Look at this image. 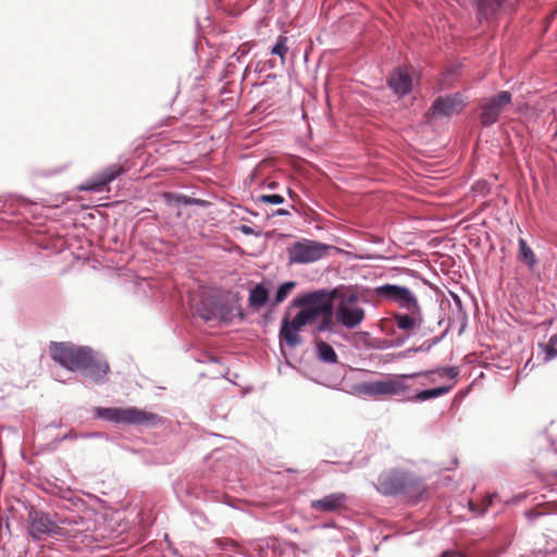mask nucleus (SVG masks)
<instances>
[{
    "instance_id": "obj_1",
    "label": "nucleus",
    "mask_w": 557,
    "mask_h": 557,
    "mask_svg": "<svg viewBox=\"0 0 557 557\" xmlns=\"http://www.w3.org/2000/svg\"><path fill=\"white\" fill-rule=\"evenodd\" d=\"M50 354L53 360L70 371H79L96 384L108 380L109 363L88 346H75L70 343H52Z\"/></svg>"
},
{
    "instance_id": "obj_2",
    "label": "nucleus",
    "mask_w": 557,
    "mask_h": 557,
    "mask_svg": "<svg viewBox=\"0 0 557 557\" xmlns=\"http://www.w3.org/2000/svg\"><path fill=\"white\" fill-rule=\"evenodd\" d=\"M417 377V374H389L385 380L361 382L356 385L358 394L368 397L398 396L401 400L408 403H418L416 394L419 389L414 388L409 381Z\"/></svg>"
},
{
    "instance_id": "obj_3",
    "label": "nucleus",
    "mask_w": 557,
    "mask_h": 557,
    "mask_svg": "<svg viewBox=\"0 0 557 557\" xmlns=\"http://www.w3.org/2000/svg\"><path fill=\"white\" fill-rule=\"evenodd\" d=\"M421 481L413 473L399 469H388L380 473L375 490L384 496H398L411 491H419Z\"/></svg>"
},
{
    "instance_id": "obj_4",
    "label": "nucleus",
    "mask_w": 557,
    "mask_h": 557,
    "mask_svg": "<svg viewBox=\"0 0 557 557\" xmlns=\"http://www.w3.org/2000/svg\"><path fill=\"white\" fill-rule=\"evenodd\" d=\"M95 414L97 418L116 424L123 423L128 425L153 428L162 422V417L159 414L136 407H128L125 409L98 407L95 410Z\"/></svg>"
},
{
    "instance_id": "obj_5",
    "label": "nucleus",
    "mask_w": 557,
    "mask_h": 557,
    "mask_svg": "<svg viewBox=\"0 0 557 557\" xmlns=\"http://www.w3.org/2000/svg\"><path fill=\"white\" fill-rule=\"evenodd\" d=\"M27 532L34 541H46L49 537H62L69 534L62 527L61 518L53 520L49 512L32 509L27 518Z\"/></svg>"
},
{
    "instance_id": "obj_6",
    "label": "nucleus",
    "mask_w": 557,
    "mask_h": 557,
    "mask_svg": "<svg viewBox=\"0 0 557 557\" xmlns=\"http://www.w3.org/2000/svg\"><path fill=\"white\" fill-rule=\"evenodd\" d=\"M334 246L304 238L288 248V259L292 263L308 264L325 258Z\"/></svg>"
},
{
    "instance_id": "obj_7",
    "label": "nucleus",
    "mask_w": 557,
    "mask_h": 557,
    "mask_svg": "<svg viewBox=\"0 0 557 557\" xmlns=\"http://www.w3.org/2000/svg\"><path fill=\"white\" fill-rule=\"evenodd\" d=\"M374 294L381 299L396 304L401 310H422L417 296L410 288L406 286L397 284H383L374 288Z\"/></svg>"
},
{
    "instance_id": "obj_8",
    "label": "nucleus",
    "mask_w": 557,
    "mask_h": 557,
    "mask_svg": "<svg viewBox=\"0 0 557 557\" xmlns=\"http://www.w3.org/2000/svg\"><path fill=\"white\" fill-rule=\"evenodd\" d=\"M313 314V312L308 311L306 308H301V310L296 313L293 320H289L288 317H284L282 319L278 334L280 345L282 346L284 343L290 348H295L300 345L302 339L299 335V332L304 326L315 320Z\"/></svg>"
},
{
    "instance_id": "obj_9",
    "label": "nucleus",
    "mask_w": 557,
    "mask_h": 557,
    "mask_svg": "<svg viewBox=\"0 0 557 557\" xmlns=\"http://www.w3.org/2000/svg\"><path fill=\"white\" fill-rule=\"evenodd\" d=\"M392 320L394 325L404 333V336H398L392 339L389 347H401L423 325V310L394 312L392 314Z\"/></svg>"
},
{
    "instance_id": "obj_10",
    "label": "nucleus",
    "mask_w": 557,
    "mask_h": 557,
    "mask_svg": "<svg viewBox=\"0 0 557 557\" xmlns=\"http://www.w3.org/2000/svg\"><path fill=\"white\" fill-rule=\"evenodd\" d=\"M337 295L336 288L331 290L319 289L294 299V305L313 312L317 319L324 313H333V300L337 298Z\"/></svg>"
},
{
    "instance_id": "obj_11",
    "label": "nucleus",
    "mask_w": 557,
    "mask_h": 557,
    "mask_svg": "<svg viewBox=\"0 0 557 557\" xmlns=\"http://www.w3.org/2000/svg\"><path fill=\"white\" fill-rule=\"evenodd\" d=\"M209 301L215 308L216 318L220 322L231 323L235 317L240 322L246 320V314L239 306L238 294H224L212 296Z\"/></svg>"
},
{
    "instance_id": "obj_12",
    "label": "nucleus",
    "mask_w": 557,
    "mask_h": 557,
    "mask_svg": "<svg viewBox=\"0 0 557 557\" xmlns=\"http://www.w3.org/2000/svg\"><path fill=\"white\" fill-rule=\"evenodd\" d=\"M62 527L69 534H63L62 537L77 539L85 545H90L92 535L91 532L95 529V521L78 515H71L61 518Z\"/></svg>"
},
{
    "instance_id": "obj_13",
    "label": "nucleus",
    "mask_w": 557,
    "mask_h": 557,
    "mask_svg": "<svg viewBox=\"0 0 557 557\" xmlns=\"http://www.w3.org/2000/svg\"><path fill=\"white\" fill-rule=\"evenodd\" d=\"M511 92L504 90L487 99V101L481 107L480 123L483 127H490L494 125L505 108L511 102Z\"/></svg>"
},
{
    "instance_id": "obj_14",
    "label": "nucleus",
    "mask_w": 557,
    "mask_h": 557,
    "mask_svg": "<svg viewBox=\"0 0 557 557\" xmlns=\"http://www.w3.org/2000/svg\"><path fill=\"white\" fill-rule=\"evenodd\" d=\"M467 106V97L460 92H451L437 97L431 106V111L436 116L450 117L463 111Z\"/></svg>"
},
{
    "instance_id": "obj_15",
    "label": "nucleus",
    "mask_w": 557,
    "mask_h": 557,
    "mask_svg": "<svg viewBox=\"0 0 557 557\" xmlns=\"http://www.w3.org/2000/svg\"><path fill=\"white\" fill-rule=\"evenodd\" d=\"M124 172L125 169L121 164H111L88 178L81 186V189L92 193H101L111 182L121 176Z\"/></svg>"
},
{
    "instance_id": "obj_16",
    "label": "nucleus",
    "mask_w": 557,
    "mask_h": 557,
    "mask_svg": "<svg viewBox=\"0 0 557 557\" xmlns=\"http://www.w3.org/2000/svg\"><path fill=\"white\" fill-rule=\"evenodd\" d=\"M386 85L394 95L404 98L412 91L413 79L406 66H397L387 76Z\"/></svg>"
},
{
    "instance_id": "obj_17",
    "label": "nucleus",
    "mask_w": 557,
    "mask_h": 557,
    "mask_svg": "<svg viewBox=\"0 0 557 557\" xmlns=\"http://www.w3.org/2000/svg\"><path fill=\"white\" fill-rule=\"evenodd\" d=\"M366 311L361 307H350L345 301L337 305L336 322L347 329L357 327L364 319Z\"/></svg>"
},
{
    "instance_id": "obj_18",
    "label": "nucleus",
    "mask_w": 557,
    "mask_h": 557,
    "mask_svg": "<svg viewBox=\"0 0 557 557\" xmlns=\"http://www.w3.org/2000/svg\"><path fill=\"white\" fill-rule=\"evenodd\" d=\"M348 502V496L343 492L327 494L319 499L310 502V508L319 512H338Z\"/></svg>"
},
{
    "instance_id": "obj_19",
    "label": "nucleus",
    "mask_w": 557,
    "mask_h": 557,
    "mask_svg": "<svg viewBox=\"0 0 557 557\" xmlns=\"http://www.w3.org/2000/svg\"><path fill=\"white\" fill-rule=\"evenodd\" d=\"M507 0H475L476 17L480 22L496 16Z\"/></svg>"
},
{
    "instance_id": "obj_20",
    "label": "nucleus",
    "mask_w": 557,
    "mask_h": 557,
    "mask_svg": "<svg viewBox=\"0 0 557 557\" xmlns=\"http://www.w3.org/2000/svg\"><path fill=\"white\" fill-rule=\"evenodd\" d=\"M269 300V289L263 283L257 284L250 289L248 296L249 306L256 309L263 307Z\"/></svg>"
},
{
    "instance_id": "obj_21",
    "label": "nucleus",
    "mask_w": 557,
    "mask_h": 557,
    "mask_svg": "<svg viewBox=\"0 0 557 557\" xmlns=\"http://www.w3.org/2000/svg\"><path fill=\"white\" fill-rule=\"evenodd\" d=\"M449 296L454 302V308H453L454 320L460 322L461 326H460L459 334H461L467 326L468 314L463 307L461 298L456 293H454L451 290H449Z\"/></svg>"
},
{
    "instance_id": "obj_22",
    "label": "nucleus",
    "mask_w": 557,
    "mask_h": 557,
    "mask_svg": "<svg viewBox=\"0 0 557 557\" xmlns=\"http://www.w3.org/2000/svg\"><path fill=\"white\" fill-rule=\"evenodd\" d=\"M454 385L455 383L453 382L448 385H442L434 388L419 389V394H416V397L418 398V403L434 399L448 394L453 389Z\"/></svg>"
},
{
    "instance_id": "obj_23",
    "label": "nucleus",
    "mask_w": 557,
    "mask_h": 557,
    "mask_svg": "<svg viewBox=\"0 0 557 557\" xmlns=\"http://www.w3.org/2000/svg\"><path fill=\"white\" fill-rule=\"evenodd\" d=\"M315 347L318 351V358L325 363H336L337 355L334 348L323 341H315Z\"/></svg>"
},
{
    "instance_id": "obj_24",
    "label": "nucleus",
    "mask_w": 557,
    "mask_h": 557,
    "mask_svg": "<svg viewBox=\"0 0 557 557\" xmlns=\"http://www.w3.org/2000/svg\"><path fill=\"white\" fill-rule=\"evenodd\" d=\"M543 354V362H549L557 358V334L549 337L546 344H539Z\"/></svg>"
},
{
    "instance_id": "obj_25",
    "label": "nucleus",
    "mask_w": 557,
    "mask_h": 557,
    "mask_svg": "<svg viewBox=\"0 0 557 557\" xmlns=\"http://www.w3.org/2000/svg\"><path fill=\"white\" fill-rule=\"evenodd\" d=\"M163 198L169 205H175L177 207L190 206V205L198 202V200L195 198H191V197L183 195V194H175V193H164Z\"/></svg>"
},
{
    "instance_id": "obj_26",
    "label": "nucleus",
    "mask_w": 557,
    "mask_h": 557,
    "mask_svg": "<svg viewBox=\"0 0 557 557\" xmlns=\"http://www.w3.org/2000/svg\"><path fill=\"white\" fill-rule=\"evenodd\" d=\"M518 247L521 259L527 263L529 268H533L536 263V257L522 237H520L518 240Z\"/></svg>"
},
{
    "instance_id": "obj_27",
    "label": "nucleus",
    "mask_w": 557,
    "mask_h": 557,
    "mask_svg": "<svg viewBox=\"0 0 557 557\" xmlns=\"http://www.w3.org/2000/svg\"><path fill=\"white\" fill-rule=\"evenodd\" d=\"M322 320L317 324L315 331L317 333L327 332L331 334L337 333L336 323L333 320V313H324L322 314Z\"/></svg>"
},
{
    "instance_id": "obj_28",
    "label": "nucleus",
    "mask_w": 557,
    "mask_h": 557,
    "mask_svg": "<svg viewBox=\"0 0 557 557\" xmlns=\"http://www.w3.org/2000/svg\"><path fill=\"white\" fill-rule=\"evenodd\" d=\"M0 203H3V207L9 206L10 209H13V208H27L33 202L21 195H9V196L4 197L3 200L0 199Z\"/></svg>"
},
{
    "instance_id": "obj_29",
    "label": "nucleus",
    "mask_w": 557,
    "mask_h": 557,
    "mask_svg": "<svg viewBox=\"0 0 557 557\" xmlns=\"http://www.w3.org/2000/svg\"><path fill=\"white\" fill-rule=\"evenodd\" d=\"M295 287V282L288 281L281 284L273 298V305L283 302Z\"/></svg>"
},
{
    "instance_id": "obj_30",
    "label": "nucleus",
    "mask_w": 557,
    "mask_h": 557,
    "mask_svg": "<svg viewBox=\"0 0 557 557\" xmlns=\"http://www.w3.org/2000/svg\"><path fill=\"white\" fill-rule=\"evenodd\" d=\"M196 313L206 322H211L216 319L215 308L210 304L201 302L196 308Z\"/></svg>"
},
{
    "instance_id": "obj_31",
    "label": "nucleus",
    "mask_w": 557,
    "mask_h": 557,
    "mask_svg": "<svg viewBox=\"0 0 557 557\" xmlns=\"http://www.w3.org/2000/svg\"><path fill=\"white\" fill-rule=\"evenodd\" d=\"M287 41L288 38L286 36L280 35L276 39L275 45L271 49V54L278 55L282 62L285 61V57L288 52Z\"/></svg>"
},
{
    "instance_id": "obj_32",
    "label": "nucleus",
    "mask_w": 557,
    "mask_h": 557,
    "mask_svg": "<svg viewBox=\"0 0 557 557\" xmlns=\"http://www.w3.org/2000/svg\"><path fill=\"white\" fill-rule=\"evenodd\" d=\"M186 493L188 495H191L194 496L195 498L197 499H201L203 502H208V500H211L213 499V496L211 494V492L209 490H207L206 487H203L202 485H193V486H189L187 490H186Z\"/></svg>"
},
{
    "instance_id": "obj_33",
    "label": "nucleus",
    "mask_w": 557,
    "mask_h": 557,
    "mask_svg": "<svg viewBox=\"0 0 557 557\" xmlns=\"http://www.w3.org/2000/svg\"><path fill=\"white\" fill-rule=\"evenodd\" d=\"M255 202L278 206L285 202V198L278 194L259 195L253 198Z\"/></svg>"
},
{
    "instance_id": "obj_34",
    "label": "nucleus",
    "mask_w": 557,
    "mask_h": 557,
    "mask_svg": "<svg viewBox=\"0 0 557 557\" xmlns=\"http://www.w3.org/2000/svg\"><path fill=\"white\" fill-rule=\"evenodd\" d=\"M98 433H77L75 431H70L66 434H64L61 437L55 438L53 442L55 444H60L63 441H74L78 438H90V437H98Z\"/></svg>"
},
{
    "instance_id": "obj_35",
    "label": "nucleus",
    "mask_w": 557,
    "mask_h": 557,
    "mask_svg": "<svg viewBox=\"0 0 557 557\" xmlns=\"http://www.w3.org/2000/svg\"><path fill=\"white\" fill-rule=\"evenodd\" d=\"M437 375L440 379L449 377L454 381L459 375V369L457 367L437 368Z\"/></svg>"
},
{
    "instance_id": "obj_36",
    "label": "nucleus",
    "mask_w": 557,
    "mask_h": 557,
    "mask_svg": "<svg viewBox=\"0 0 557 557\" xmlns=\"http://www.w3.org/2000/svg\"><path fill=\"white\" fill-rule=\"evenodd\" d=\"M417 374V377L423 376L428 381V383H435L437 381V369L430 370V371H421V372H414Z\"/></svg>"
},
{
    "instance_id": "obj_37",
    "label": "nucleus",
    "mask_w": 557,
    "mask_h": 557,
    "mask_svg": "<svg viewBox=\"0 0 557 557\" xmlns=\"http://www.w3.org/2000/svg\"><path fill=\"white\" fill-rule=\"evenodd\" d=\"M451 326V322L448 323L446 329L443 331V333L440 336L433 337L431 339H428L429 344L433 348L435 345L440 344L448 334Z\"/></svg>"
},
{
    "instance_id": "obj_38",
    "label": "nucleus",
    "mask_w": 557,
    "mask_h": 557,
    "mask_svg": "<svg viewBox=\"0 0 557 557\" xmlns=\"http://www.w3.org/2000/svg\"><path fill=\"white\" fill-rule=\"evenodd\" d=\"M432 349L431 345L429 344L428 339L424 341L420 346L416 348H411L408 350V352L414 351V352H426Z\"/></svg>"
},
{
    "instance_id": "obj_39",
    "label": "nucleus",
    "mask_w": 557,
    "mask_h": 557,
    "mask_svg": "<svg viewBox=\"0 0 557 557\" xmlns=\"http://www.w3.org/2000/svg\"><path fill=\"white\" fill-rule=\"evenodd\" d=\"M358 295L356 293H349L343 297L341 301H345L348 306L357 302Z\"/></svg>"
},
{
    "instance_id": "obj_40",
    "label": "nucleus",
    "mask_w": 557,
    "mask_h": 557,
    "mask_svg": "<svg viewBox=\"0 0 557 557\" xmlns=\"http://www.w3.org/2000/svg\"><path fill=\"white\" fill-rule=\"evenodd\" d=\"M524 516H525L529 520L533 521V520H535L536 518H539V517L543 516V513H542V512H540V511H537V510L530 509V510H527V511L524 512Z\"/></svg>"
},
{
    "instance_id": "obj_41",
    "label": "nucleus",
    "mask_w": 557,
    "mask_h": 557,
    "mask_svg": "<svg viewBox=\"0 0 557 557\" xmlns=\"http://www.w3.org/2000/svg\"><path fill=\"white\" fill-rule=\"evenodd\" d=\"M238 230L244 234V235H256L257 233L255 232V230L249 226V225H246V224H243L238 227Z\"/></svg>"
},
{
    "instance_id": "obj_42",
    "label": "nucleus",
    "mask_w": 557,
    "mask_h": 557,
    "mask_svg": "<svg viewBox=\"0 0 557 557\" xmlns=\"http://www.w3.org/2000/svg\"><path fill=\"white\" fill-rule=\"evenodd\" d=\"M290 212L286 209H277L271 213L272 216H288Z\"/></svg>"
},
{
    "instance_id": "obj_43",
    "label": "nucleus",
    "mask_w": 557,
    "mask_h": 557,
    "mask_svg": "<svg viewBox=\"0 0 557 557\" xmlns=\"http://www.w3.org/2000/svg\"><path fill=\"white\" fill-rule=\"evenodd\" d=\"M441 557H465L460 554H456V553H453V552H444Z\"/></svg>"
},
{
    "instance_id": "obj_44",
    "label": "nucleus",
    "mask_w": 557,
    "mask_h": 557,
    "mask_svg": "<svg viewBox=\"0 0 557 557\" xmlns=\"http://www.w3.org/2000/svg\"><path fill=\"white\" fill-rule=\"evenodd\" d=\"M50 428H61L62 426V422L61 421H53L49 424Z\"/></svg>"
},
{
    "instance_id": "obj_45",
    "label": "nucleus",
    "mask_w": 557,
    "mask_h": 557,
    "mask_svg": "<svg viewBox=\"0 0 557 557\" xmlns=\"http://www.w3.org/2000/svg\"><path fill=\"white\" fill-rule=\"evenodd\" d=\"M497 497V493H493L488 496V503L487 506H491L493 504V499Z\"/></svg>"
},
{
    "instance_id": "obj_46",
    "label": "nucleus",
    "mask_w": 557,
    "mask_h": 557,
    "mask_svg": "<svg viewBox=\"0 0 557 557\" xmlns=\"http://www.w3.org/2000/svg\"><path fill=\"white\" fill-rule=\"evenodd\" d=\"M270 189H275L277 187V183L276 182H272L269 184L268 186Z\"/></svg>"
},
{
    "instance_id": "obj_47",
    "label": "nucleus",
    "mask_w": 557,
    "mask_h": 557,
    "mask_svg": "<svg viewBox=\"0 0 557 557\" xmlns=\"http://www.w3.org/2000/svg\"><path fill=\"white\" fill-rule=\"evenodd\" d=\"M224 542H225V540H222V539H218V540H215V543H216L219 546H221V547L223 546Z\"/></svg>"
},
{
    "instance_id": "obj_48",
    "label": "nucleus",
    "mask_w": 557,
    "mask_h": 557,
    "mask_svg": "<svg viewBox=\"0 0 557 557\" xmlns=\"http://www.w3.org/2000/svg\"><path fill=\"white\" fill-rule=\"evenodd\" d=\"M443 322H444V317L442 315V317H440V319H438V321H437V324H438V325H442V323H443Z\"/></svg>"
},
{
    "instance_id": "obj_49",
    "label": "nucleus",
    "mask_w": 557,
    "mask_h": 557,
    "mask_svg": "<svg viewBox=\"0 0 557 557\" xmlns=\"http://www.w3.org/2000/svg\"><path fill=\"white\" fill-rule=\"evenodd\" d=\"M469 508H470V510H472V511L474 510V506H473V504H472L471 502H469Z\"/></svg>"
},
{
    "instance_id": "obj_50",
    "label": "nucleus",
    "mask_w": 557,
    "mask_h": 557,
    "mask_svg": "<svg viewBox=\"0 0 557 557\" xmlns=\"http://www.w3.org/2000/svg\"><path fill=\"white\" fill-rule=\"evenodd\" d=\"M555 453L557 454V448L555 449Z\"/></svg>"
},
{
    "instance_id": "obj_51",
    "label": "nucleus",
    "mask_w": 557,
    "mask_h": 557,
    "mask_svg": "<svg viewBox=\"0 0 557 557\" xmlns=\"http://www.w3.org/2000/svg\"><path fill=\"white\" fill-rule=\"evenodd\" d=\"M555 476L557 478V472H556Z\"/></svg>"
}]
</instances>
